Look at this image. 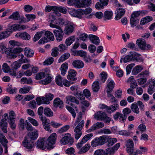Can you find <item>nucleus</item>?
<instances>
[{
    "mask_svg": "<svg viewBox=\"0 0 155 155\" xmlns=\"http://www.w3.org/2000/svg\"><path fill=\"white\" fill-rule=\"evenodd\" d=\"M66 103L70 105L72 107H74V104L72 103V102L75 103L77 104H79V102L78 100L75 97L72 95H69L66 97Z\"/></svg>",
    "mask_w": 155,
    "mask_h": 155,
    "instance_id": "obj_11",
    "label": "nucleus"
},
{
    "mask_svg": "<svg viewBox=\"0 0 155 155\" xmlns=\"http://www.w3.org/2000/svg\"><path fill=\"white\" fill-rule=\"evenodd\" d=\"M12 33L10 28L7 29L5 31L0 32V40L7 38Z\"/></svg>",
    "mask_w": 155,
    "mask_h": 155,
    "instance_id": "obj_22",
    "label": "nucleus"
},
{
    "mask_svg": "<svg viewBox=\"0 0 155 155\" xmlns=\"http://www.w3.org/2000/svg\"><path fill=\"white\" fill-rule=\"evenodd\" d=\"M27 28V27L25 25H20L17 24H15L12 25L11 26V31H17V30H24Z\"/></svg>",
    "mask_w": 155,
    "mask_h": 155,
    "instance_id": "obj_18",
    "label": "nucleus"
},
{
    "mask_svg": "<svg viewBox=\"0 0 155 155\" xmlns=\"http://www.w3.org/2000/svg\"><path fill=\"white\" fill-rule=\"evenodd\" d=\"M36 147L45 150L46 148L48 149L47 144L46 143V138H43L38 140L36 143Z\"/></svg>",
    "mask_w": 155,
    "mask_h": 155,
    "instance_id": "obj_9",
    "label": "nucleus"
},
{
    "mask_svg": "<svg viewBox=\"0 0 155 155\" xmlns=\"http://www.w3.org/2000/svg\"><path fill=\"white\" fill-rule=\"evenodd\" d=\"M72 65L74 67L78 69L81 68L84 66L83 62L78 60H74L72 62Z\"/></svg>",
    "mask_w": 155,
    "mask_h": 155,
    "instance_id": "obj_23",
    "label": "nucleus"
},
{
    "mask_svg": "<svg viewBox=\"0 0 155 155\" xmlns=\"http://www.w3.org/2000/svg\"><path fill=\"white\" fill-rule=\"evenodd\" d=\"M55 11H59V12L64 14H66L67 12V9L64 7L62 6L58 7L56 6Z\"/></svg>",
    "mask_w": 155,
    "mask_h": 155,
    "instance_id": "obj_45",
    "label": "nucleus"
},
{
    "mask_svg": "<svg viewBox=\"0 0 155 155\" xmlns=\"http://www.w3.org/2000/svg\"><path fill=\"white\" fill-rule=\"evenodd\" d=\"M82 115L80 114L77 117L75 122L74 123L75 126H77L75 129L82 130L84 126V121L82 120Z\"/></svg>",
    "mask_w": 155,
    "mask_h": 155,
    "instance_id": "obj_7",
    "label": "nucleus"
},
{
    "mask_svg": "<svg viewBox=\"0 0 155 155\" xmlns=\"http://www.w3.org/2000/svg\"><path fill=\"white\" fill-rule=\"evenodd\" d=\"M31 89V87L29 86L27 87H24L20 88L19 91L21 94H26L28 93Z\"/></svg>",
    "mask_w": 155,
    "mask_h": 155,
    "instance_id": "obj_51",
    "label": "nucleus"
},
{
    "mask_svg": "<svg viewBox=\"0 0 155 155\" xmlns=\"http://www.w3.org/2000/svg\"><path fill=\"white\" fill-rule=\"evenodd\" d=\"M6 90L10 94H14L16 93L17 89L15 87L13 88L12 85H8Z\"/></svg>",
    "mask_w": 155,
    "mask_h": 155,
    "instance_id": "obj_53",
    "label": "nucleus"
},
{
    "mask_svg": "<svg viewBox=\"0 0 155 155\" xmlns=\"http://www.w3.org/2000/svg\"><path fill=\"white\" fill-rule=\"evenodd\" d=\"M92 89L94 92H97L100 89V87L99 82L96 81L93 84Z\"/></svg>",
    "mask_w": 155,
    "mask_h": 155,
    "instance_id": "obj_33",
    "label": "nucleus"
},
{
    "mask_svg": "<svg viewBox=\"0 0 155 155\" xmlns=\"http://www.w3.org/2000/svg\"><path fill=\"white\" fill-rule=\"evenodd\" d=\"M8 114L5 113L2 116V118L0 121V128L2 131L5 133H6L8 132Z\"/></svg>",
    "mask_w": 155,
    "mask_h": 155,
    "instance_id": "obj_3",
    "label": "nucleus"
},
{
    "mask_svg": "<svg viewBox=\"0 0 155 155\" xmlns=\"http://www.w3.org/2000/svg\"><path fill=\"white\" fill-rule=\"evenodd\" d=\"M131 108L133 112L137 113L138 114L139 112V110L137 104H133L131 106Z\"/></svg>",
    "mask_w": 155,
    "mask_h": 155,
    "instance_id": "obj_58",
    "label": "nucleus"
},
{
    "mask_svg": "<svg viewBox=\"0 0 155 155\" xmlns=\"http://www.w3.org/2000/svg\"><path fill=\"white\" fill-rule=\"evenodd\" d=\"M113 16V13L111 11H106L104 13V20L106 21V20H110L112 18Z\"/></svg>",
    "mask_w": 155,
    "mask_h": 155,
    "instance_id": "obj_32",
    "label": "nucleus"
},
{
    "mask_svg": "<svg viewBox=\"0 0 155 155\" xmlns=\"http://www.w3.org/2000/svg\"><path fill=\"white\" fill-rule=\"evenodd\" d=\"M8 118V120H15L16 115L13 111L12 110L9 112Z\"/></svg>",
    "mask_w": 155,
    "mask_h": 155,
    "instance_id": "obj_48",
    "label": "nucleus"
},
{
    "mask_svg": "<svg viewBox=\"0 0 155 155\" xmlns=\"http://www.w3.org/2000/svg\"><path fill=\"white\" fill-rule=\"evenodd\" d=\"M107 140L106 142L107 143V145L108 147H110L113 145L117 141V138H109L107 136Z\"/></svg>",
    "mask_w": 155,
    "mask_h": 155,
    "instance_id": "obj_27",
    "label": "nucleus"
},
{
    "mask_svg": "<svg viewBox=\"0 0 155 155\" xmlns=\"http://www.w3.org/2000/svg\"><path fill=\"white\" fill-rule=\"evenodd\" d=\"M140 56V54L134 51L130 52V54L125 56L123 58V61L124 63L129 62L132 61H138L139 60L142 61V58H140L139 59L136 57H139Z\"/></svg>",
    "mask_w": 155,
    "mask_h": 155,
    "instance_id": "obj_1",
    "label": "nucleus"
},
{
    "mask_svg": "<svg viewBox=\"0 0 155 155\" xmlns=\"http://www.w3.org/2000/svg\"><path fill=\"white\" fill-rule=\"evenodd\" d=\"M139 19L136 18H133L131 17L130 18V24L131 26L134 27L136 26L137 24L139 22Z\"/></svg>",
    "mask_w": 155,
    "mask_h": 155,
    "instance_id": "obj_43",
    "label": "nucleus"
},
{
    "mask_svg": "<svg viewBox=\"0 0 155 155\" xmlns=\"http://www.w3.org/2000/svg\"><path fill=\"white\" fill-rule=\"evenodd\" d=\"M58 48L57 47L54 48L52 49L51 55L53 57H56L58 55Z\"/></svg>",
    "mask_w": 155,
    "mask_h": 155,
    "instance_id": "obj_60",
    "label": "nucleus"
},
{
    "mask_svg": "<svg viewBox=\"0 0 155 155\" xmlns=\"http://www.w3.org/2000/svg\"><path fill=\"white\" fill-rule=\"evenodd\" d=\"M0 142L4 146H5L8 143V141L5 137L2 134L0 135Z\"/></svg>",
    "mask_w": 155,
    "mask_h": 155,
    "instance_id": "obj_56",
    "label": "nucleus"
},
{
    "mask_svg": "<svg viewBox=\"0 0 155 155\" xmlns=\"http://www.w3.org/2000/svg\"><path fill=\"white\" fill-rule=\"evenodd\" d=\"M47 77L45 79L41 81V82L42 84L44 85L50 83L51 82V76L47 75L46 76Z\"/></svg>",
    "mask_w": 155,
    "mask_h": 155,
    "instance_id": "obj_52",
    "label": "nucleus"
},
{
    "mask_svg": "<svg viewBox=\"0 0 155 155\" xmlns=\"http://www.w3.org/2000/svg\"><path fill=\"white\" fill-rule=\"evenodd\" d=\"M81 130L79 129H74V137L76 140L78 139L82 134V132L81 131Z\"/></svg>",
    "mask_w": 155,
    "mask_h": 155,
    "instance_id": "obj_41",
    "label": "nucleus"
},
{
    "mask_svg": "<svg viewBox=\"0 0 155 155\" xmlns=\"http://www.w3.org/2000/svg\"><path fill=\"white\" fill-rule=\"evenodd\" d=\"M70 54L68 53H66L62 54L58 60V63L63 62L66 60L68 59L70 57Z\"/></svg>",
    "mask_w": 155,
    "mask_h": 155,
    "instance_id": "obj_38",
    "label": "nucleus"
},
{
    "mask_svg": "<svg viewBox=\"0 0 155 155\" xmlns=\"http://www.w3.org/2000/svg\"><path fill=\"white\" fill-rule=\"evenodd\" d=\"M45 35L49 40L53 41L54 40V38L52 33L49 31H47L45 32Z\"/></svg>",
    "mask_w": 155,
    "mask_h": 155,
    "instance_id": "obj_42",
    "label": "nucleus"
},
{
    "mask_svg": "<svg viewBox=\"0 0 155 155\" xmlns=\"http://www.w3.org/2000/svg\"><path fill=\"white\" fill-rule=\"evenodd\" d=\"M28 120L30 122L35 126H38V121L35 119L32 118L31 117H28Z\"/></svg>",
    "mask_w": 155,
    "mask_h": 155,
    "instance_id": "obj_63",
    "label": "nucleus"
},
{
    "mask_svg": "<svg viewBox=\"0 0 155 155\" xmlns=\"http://www.w3.org/2000/svg\"><path fill=\"white\" fill-rule=\"evenodd\" d=\"M25 54L28 57H31L33 56L34 52L29 48H26L24 50Z\"/></svg>",
    "mask_w": 155,
    "mask_h": 155,
    "instance_id": "obj_37",
    "label": "nucleus"
},
{
    "mask_svg": "<svg viewBox=\"0 0 155 155\" xmlns=\"http://www.w3.org/2000/svg\"><path fill=\"white\" fill-rule=\"evenodd\" d=\"M21 65V64L19 62L16 61L11 64V68L16 70L20 67Z\"/></svg>",
    "mask_w": 155,
    "mask_h": 155,
    "instance_id": "obj_50",
    "label": "nucleus"
},
{
    "mask_svg": "<svg viewBox=\"0 0 155 155\" xmlns=\"http://www.w3.org/2000/svg\"><path fill=\"white\" fill-rule=\"evenodd\" d=\"M21 83L24 84H31L32 82V80L31 78H29L28 79L26 78H23L21 79Z\"/></svg>",
    "mask_w": 155,
    "mask_h": 155,
    "instance_id": "obj_49",
    "label": "nucleus"
},
{
    "mask_svg": "<svg viewBox=\"0 0 155 155\" xmlns=\"http://www.w3.org/2000/svg\"><path fill=\"white\" fill-rule=\"evenodd\" d=\"M49 71L47 69H45L43 72H40L36 74L35 78L37 80H40L44 78L47 75H48V74L47 73Z\"/></svg>",
    "mask_w": 155,
    "mask_h": 155,
    "instance_id": "obj_21",
    "label": "nucleus"
},
{
    "mask_svg": "<svg viewBox=\"0 0 155 155\" xmlns=\"http://www.w3.org/2000/svg\"><path fill=\"white\" fill-rule=\"evenodd\" d=\"M126 146L127 147V151L128 153H132L134 150L133 141L129 140L127 141Z\"/></svg>",
    "mask_w": 155,
    "mask_h": 155,
    "instance_id": "obj_15",
    "label": "nucleus"
},
{
    "mask_svg": "<svg viewBox=\"0 0 155 155\" xmlns=\"http://www.w3.org/2000/svg\"><path fill=\"white\" fill-rule=\"evenodd\" d=\"M91 3V0H78V8L85 7L89 6Z\"/></svg>",
    "mask_w": 155,
    "mask_h": 155,
    "instance_id": "obj_14",
    "label": "nucleus"
},
{
    "mask_svg": "<svg viewBox=\"0 0 155 155\" xmlns=\"http://www.w3.org/2000/svg\"><path fill=\"white\" fill-rule=\"evenodd\" d=\"M69 128L70 126L69 125H66L59 129L58 132L59 133L61 134L64 132H66Z\"/></svg>",
    "mask_w": 155,
    "mask_h": 155,
    "instance_id": "obj_59",
    "label": "nucleus"
},
{
    "mask_svg": "<svg viewBox=\"0 0 155 155\" xmlns=\"http://www.w3.org/2000/svg\"><path fill=\"white\" fill-rule=\"evenodd\" d=\"M75 40V37L71 36L67 38L65 41L66 45L68 46L70 45Z\"/></svg>",
    "mask_w": 155,
    "mask_h": 155,
    "instance_id": "obj_36",
    "label": "nucleus"
},
{
    "mask_svg": "<svg viewBox=\"0 0 155 155\" xmlns=\"http://www.w3.org/2000/svg\"><path fill=\"white\" fill-rule=\"evenodd\" d=\"M23 146L28 150V151H33L35 148L33 142L28 139H25L23 142Z\"/></svg>",
    "mask_w": 155,
    "mask_h": 155,
    "instance_id": "obj_8",
    "label": "nucleus"
},
{
    "mask_svg": "<svg viewBox=\"0 0 155 155\" xmlns=\"http://www.w3.org/2000/svg\"><path fill=\"white\" fill-rule=\"evenodd\" d=\"M149 88L148 90V92L149 94H151L155 91V80L151 79L149 80Z\"/></svg>",
    "mask_w": 155,
    "mask_h": 155,
    "instance_id": "obj_13",
    "label": "nucleus"
},
{
    "mask_svg": "<svg viewBox=\"0 0 155 155\" xmlns=\"http://www.w3.org/2000/svg\"><path fill=\"white\" fill-rule=\"evenodd\" d=\"M20 15L18 12H14L9 17V18L14 19L15 20H18L20 18Z\"/></svg>",
    "mask_w": 155,
    "mask_h": 155,
    "instance_id": "obj_47",
    "label": "nucleus"
},
{
    "mask_svg": "<svg viewBox=\"0 0 155 155\" xmlns=\"http://www.w3.org/2000/svg\"><path fill=\"white\" fill-rule=\"evenodd\" d=\"M93 135V134L92 133L88 134L85 135L81 140V142L84 143L89 140Z\"/></svg>",
    "mask_w": 155,
    "mask_h": 155,
    "instance_id": "obj_46",
    "label": "nucleus"
},
{
    "mask_svg": "<svg viewBox=\"0 0 155 155\" xmlns=\"http://www.w3.org/2000/svg\"><path fill=\"white\" fill-rule=\"evenodd\" d=\"M143 69L142 67L137 65L132 70V73L133 75H136L140 72Z\"/></svg>",
    "mask_w": 155,
    "mask_h": 155,
    "instance_id": "obj_39",
    "label": "nucleus"
},
{
    "mask_svg": "<svg viewBox=\"0 0 155 155\" xmlns=\"http://www.w3.org/2000/svg\"><path fill=\"white\" fill-rule=\"evenodd\" d=\"M106 116V114L101 111H99L94 114V118L97 120H104V117Z\"/></svg>",
    "mask_w": 155,
    "mask_h": 155,
    "instance_id": "obj_29",
    "label": "nucleus"
},
{
    "mask_svg": "<svg viewBox=\"0 0 155 155\" xmlns=\"http://www.w3.org/2000/svg\"><path fill=\"white\" fill-rule=\"evenodd\" d=\"M54 106L55 107H59L60 108H62L63 106V102L60 98H56L54 101Z\"/></svg>",
    "mask_w": 155,
    "mask_h": 155,
    "instance_id": "obj_26",
    "label": "nucleus"
},
{
    "mask_svg": "<svg viewBox=\"0 0 155 155\" xmlns=\"http://www.w3.org/2000/svg\"><path fill=\"white\" fill-rule=\"evenodd\" d=\"M153 20L152 18L150 16H147L141 20L140 22V24L141 25H144L145 24Z\"/></svg>",
    "mask_w": 155,
    "mask_h": 155,
    "instance_id": "obj_34",
    "label": "nucleus"
},
{
    "mask_svg": "<svg viewBox=\"0 0 155 155\" xmlns=\"http://www.w3.org/2000/svg\"><path fill=\"white\" fill-rule=\"evenodd\" d=\"M107 85L106 87V91L107 92L109 91H112L114 87V83L113 81H110L109 82H107Z\"/></svg>",
    "mask_w": 155,
    "mask_h": 155,
    "instance_id": "obj_35",
    "label": "nucleus"
},
{
    "mask_svg": "<svg viewBox=\"0 0 155 155\" xmlns=\"http://www.w3.org/2000/svg\"><path fill=\"white\" fill-rule=\"evenodd\" d=\"M76 74L77 72L74 70L71 69L68 71L67 78L71 81H76L77 79L76 77Z\"/></svg>",
    "mask_w": 155,
    "mask_h": 155,
    "instance_id": "obj_17",
    "label": "nucleus"
},
{
    "mask_svg": "<svg viewBox=\"0 0 155 155\" xmlns=\"http://www.w3.org/2000/svg\"><path fill=\"white\" fill-rule=\"evenodd\" d=\"M58 22H59L58 25H66L68 24V22L67 21L62 18H59L57 20Z\"/></svg>",
    "mask_w": 155,
    "mask_h": 155,
    "instance_id": "obj_64",
    "label": "nucleus"
},
{
    "mask_svg": "<svg viewBox=\"0 0 155 155\" xmlns=\"http://www.w3.org/2000/svg\"><path fill=\"white\" fill-rule=\"evenodd\" d=\"M107 136L103 135L95 138L91 142V146L95 147L98 146L102 145L106 143Z\"/></svg>",
    "mask_w": 155,
    "mask_h": 155,
    "instance_id": "obj_2",
    "label": "nucleus"
},
{
    "mask_svg": "<svg viewBox=\"0 0 155 155\" xmlns=\"http://www.w3.org/2000/svg\"><path fill=\"white\" fill-rule=\"evenodd\" d=\"M15 37L25 40H28L31 38L30 35L28 34L25 32L17 33L15 35Z\"/></svg>",
    "mask_w": 155,
    "mask_h": 155,
    "instance_id": "obj_16",
    "label": "nucleus"
},
{
    "mask_svg": "<svg viewBox=\"0 0 155 155\" xmlns=\"http://www.w3.org/2000/svg\"><path fill=\"white\" fill-rule=\"evenodd\" d=\"M68 64L67 63H64L61 65L60 69L62 75L64 76L65 74L68 70Z\"/></svg>",
    "mask_w": 155,
    "mask_h": 155,
    "instance_id": "obj_31",
    "label": "nucleus"
},
{
    "mask_svg": "<svg viewBox=\"0 0 155 155\" xmlns=\"http://www.w3.org/2000/svg\"><path fill=\"white\" fill-rule=\"evenodd\" d=\"M55 81L56 83L58 85L61 87L63 86L62 78L60 75H58L56 76Z\"/></svg>",
    "mask_w": 155,
    "mask_h": 155,
    "instance_id": "obj_54",
    "label": "nucleus"
},
{
    "mask_svg": "<svg viewBox=\"0 0 155 155\" xmlns=\"http://www.w3.org/2000/svg\"><path fill=\"white\" fill-rule=\"evenodd\" d=\"M136 44L139 48L142 50H150L152 49L151 45L146 44L145 40L142 38H139L136 41Z\"/></svg>",
    "mask_w": 155,
    "mask_h": 155,
    "instance_id": "obj_4",
    "label": "nucleus"
},
{
    "mask_svg": "<svg viewBox=\"0 0 155 155\" xmlns=\"http://www.w3.org/2000/svg\"><path fill=\"white\" fill-rule=\"evenodd\" d=\"M54 58L52 57H50L47 59L46 60L43 62L44 65H48L52 64L54 61Z\"/></svg>",
    "mask_w": 155,
    "mask_h": 155,
    "instance_id": "obj_57",
    "label": "nucleus"
},
{
    "mask_svg": "<svg viewBox=\"0 0 155 155\" xmlns=\"http://www.w3.org/2000/svg\"><path fill=\"white\" fill-rule=\"evenodd\" d=\"M75 27V25L73 23L65 26L64 30L65 34L69 35L72 33L74 31Z\"/></svg>",
    "mask_w": 155,
    "mask_h": 155,
    "instance_id": "obj_20",
    "label": "nucleus"
},
{
    "mask_svg": "<svg viewBox=\"0 0 155 155\" xmlns=\"http://www.w3.org/2000/svg\"><path fill=\"white\" fill-rule=\"evenodd\" d=\"M28 136L30 139L31 140H35L36 139L38 136V133L37 131L36 130L35 131L29 133L28 134Z\"/></svg>",
    "mask_w": 155,
    "mask_h": 155,
    "instance_id": "obj_40",
    "label": "nucleus"
},
{
    "mask_svg": "<svg viewBox=\"0 0 155 155\" xmlns=\"http://www.w3.org/2000/svg\"><path fill=\"white\" fill-rule=\"evenodd\" d=\"M60 142L63 145L69 144L71 145L74 143V139L71 137L70 134L67 133L65 134L64 137L61 139Z\"/></svg>",
    "mask_w": 155,
    "mask_h": 155,
    "instance_id": "obj_5",
    "label": "nucleus"
},
{
    "mask_svg": "<svg viewBox=\"0 0 155 155\" xmlns=\"http://www.w3.org/2000/svg\"><path fill=\"white\" fill-rule=\"evenodd\" d=\"M104 126V124L101 122H98L94 124L87 130L88 132H91L101 128Z\"/></svg>",
    "mask_w": 155,
    "mask_h": 155,
    "instance_id": "obj_19",
    "label": "nucleus"
},
{
    "mask_svg": "<svg viewBox=\"0 0 155 155\" xmlns=\"http://www.w3.org/2000/svg\"><path fill=\"white\" fill-rule=\"evenodd\" d=\"M119 109V105L118 103H115L109 106L108 113L111 114Z\"/></svg>",
    "mask_w": 155,
    "mask_h": 155,
    "instance_id": "obj_25",
    "label": "nucleus"
},
{
    "mask_svg": "<svg viewBox=\"0 0 155 155\" xmlns=\"http://www.w3.org/2000/svg\"><path fill=\"white\" fill-rule=\"evenodd\" d=\"M56 137V134L54 133L51 134L47 140L46 139V143L47 144V146L48 147V149L49 148H53L52 146L55 143Z\"/></svg>",
    "mask_w": 155,
    "mask_h": 155,
    "instance_id": "obj_6",
    "label": "nucleus"
},
{
    "mask_svg": "<svg viewBox=\"0 0 155 155\" xmlns=\"http://www.w3.org/2000/svg\"><path fill=\"white\" fill-rule=\"evenodd\" d=\"M91 147L90 145L88 144H86L83 147L80 149L78 152L79 154H82L87 152Z\"/></svg>",
    "mask_w": 155,
    "mask_h": 155,
    "instance_id": "obj_28",
    "label": "nucleus"
},
{
    "mask_svg": "<svg viewBox=\"0 0 155 155\" xmlns=\"http://www.w3.org/2000/svg\"><path fill=\"white\" fill-rule=\"evenodd\" d=\"M53 32L58 41L59 42L62 40L63 38V31L61 28L59 30H54Z\"/></svg>",
    "mask_w": 155,
    "mask_h": 155,
    "instance_id": "obj_12",
    "label": "nucleus"
},
{
    "mask_svg": "<svg viewBox=\"0 0 155 155\" xmlns=\"http://www.w3.org/2000/svg\"><path fill=\"white\" fill-rule=\"evenodd\" d=\"M44 113L45 115L47 117H51L53 115L52 111L49 108H45L44 109Z\"/></svg>",
    "mask_w": 155,
    "mask_h": 155,
    "instance_id": "obj_44",
    "label": "nucleus"
},
{
    "mask_svg": "<svg viewBox=\"0 0 155 155\" xmlns=\"http://www.w3.org/2000/svg\"><path fill=\"white\" fill-rule=\"evenodd\" d=\"M74 95L81 100H83L85 99L84 96L81 92H79V91H77L76 93H74Z\"/></svg>",
    "mask_w": 155,
    "mask_h": 155,
    "instance_id": "obj_55",
    "label": "nucleus"
},
{
    "mask_svg": "<svg viewBox=\"0 0 155 155\" xmlns=\"http://www.w3.org/2000/svg\"><path fill=\"white\" fill-rule=\"evenodd\" d=\"M66 107L70 113L71 114L73 117L74 118H75L76 117V113L74 109L69 106H66Z\"/></svg>",
    "mask_w": 155,
    "mask_h": 155,
    "instance_id": "obj_61",
    "label": "nucleus"
},
{
    "mask_svg": "<svg viewBox=\"0 0 155 155\" xmlns=\"http://www.w3.org/2000/svg\"><path fill=\"white\" fill-rule=\"evenodd\" d=\"M113 118L115 120H118L121 123H124L126 119L124 115L121 112H117L113 115Z\"/></svg>",
    "mask_w": 155,
    "mask_h": 155,
    "instance_id": "obj_10",
    "label": "nucleus"
},
{
    "mask_svg": "<svg viewBox=\"0 0 155 155\" xmlns=\"http://www.w3.org/2000/svg\"><path fill=\"white\" fill-rule=\"evenodd\" d=\"M116 15L115 19L118 20L120 19L124 15L125 11L124 10L121 8H119L116 10Z\"/></svg>",
    "mask_w": 155,
    "mask_h": 155,
    "instance_id": "obj_24",
    "label": "nucleus"
},
{
    "mask_svg": "<svg viewBox=\"0 0 155 155\" xmlns=\"http://www.w3.org/2000/svg\"><path fill=\"white\" fill-rule=\"evenodd\" d=\"M0 52L2 54H9V51L6 48L3 43H1L0 44Z\"/></svg>",
    "mask_w": 155,
    "mask_h": 155,
    "instance_id": "obj_30",
    "label": "nucleus"
},
{
    "mask_svg": "<svg viewBox=\"0 0 155 155\" xmlns=\"http://www.w3.org/2000/svg\"><path fill=\"white\" fill-rule=\"evenodd\" d=\"M115 150L113 149L112 147L110 148H108L106 150V154L108 155H113L115 152Z\"/></svg>",
    "mask_w": 155,
    "mask_h": 155,
    "instance_id": "obj_62",
    "label": "nucleus"
}]
</instances>
